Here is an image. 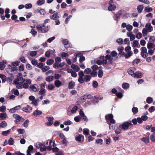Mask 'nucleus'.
Returning <instances> with one entry per match:
<instances>
[{
    "mask_svg": "<svg viewBox=\"0 0 155 155\" xmlns=\"http://www.w3.org/2000/svg\"><path fill=\"white\" fill-rule=\"evenodd\" d=\"M31 84V81L30 79H24L21 83L17 84L16 87L18 89L21 88L22 87L24 88H27L29 87V85Z\"/></svg>",
    "mask_w": 155,
    "mask_h": 155,
    "instance_id": "1",
    "label": "nucleus"
},
{
    "mask_svg": "<svg viewBox=\"0 0 155 155\" xmlns=\"http://www.w3.org/2000/svg\"><path fill=\"white\" fill-rule=\"evenodd\" d=\"M50 27L49 25L45 26L44 24L39 25L36 26L37 28L43 33L48 32L49 30Z\"/></svg>",
    "mask_w": 155,
    "mask_h": 155,
    "instance_id": "2",
    "label": "nucleus"
},
{
    "mask_svg": "<svg viewBox=\"0 0 155 155\" xmlns=\"http://www.w3.org/2000/svg\"><path fill=\"white\" fill-rule=\"evenodd\" d=\"M132 124L130 121L124 122L122 124L119 125V127L122 128L124 130H127L128 129L129 127L132 126Z\"/></svg>",
    "mask_w": 155,
    "mask_h": 155,
    "instance_id": "3",
    "label": "nucleus"
},
{
    "mask_svg": "<svg viewBox=\"0 0 155 155\" xmlns=\"http://www.w3.org/2000/svg\"><path fill=\"white\" fill-rule=\"evenodd\" d=\"M113 116L112 114H109L105 116V118L108 124H110V123L113 124L115 122V120L113 119Z\"/></svg>",
    "mask_w": 155,
    "mask_h": 155,
    "instance_id": "4",
    "label": "nucleus"
},
{
    "mask_svg": "<svg viewBox=\"0 0 155 155\" xmlns=\"http://www.w3.org/2000/svg\"><path fill=\"white\" fill-rule=\"evenodd\" d=\"M141 55V56L144 58H146L148 56L147 49L145 47H142L140 48Z\"/></svg>",
    "mask_w": 155,
    "mask_h": 155,
    "instance_id": "5",
    "label": "nucleus"
},
{
    "mask_svg": "<svg viewBox=\"0 0 155 155\" xmlns=\"http://www.w3.org/2000/svg\"><path fill=\"white\" fill-rule=\"evenodd\" d=\"M24 79L22 77V74L21 73H19L17 76V78L14 80V82L17 85L18 84L21 83L20 81H22Z\"/></svg>",
    "mask_w": 155,
    "mask_h": 155,
    "instance_id": "6",
    "label": "nucleus"
},
{
    "mask_svg": "<svg viewBox=\"0 0 155 155\" xmlns=\"http://www.w3.org/2000/svg\"><path fill=\"white\" fill-rule=\"evenodd\" d=\"M13 117L16 119L15 122L17 124H20L23 121V119L21 117L17 114H13Z\"/></svg>",
    "mask_w": 155,
    "mask_h": 155,
    "instance_id": "7",
    "label": "nucleus"
},
{
    "mask_svg": "<svg viewBox=\"0 0 155 155\" xmlns=\"http://www.w3.org/2000/svg\"><path fill=\"white\" fill-rule=\"evenodd\" d=\"M136 70V68L134 67H130L127 71L128 74L130 75L133 77L134 74V71Z\"/></svg>",
    "mask_w": 155,
    "mask_h": 155,
    "instance_id": "8",
    "label": "nucleus"
},
{
    "mask_svg": "<svg viewBox=\"0 0 155 155\" xmlns=\"http://www.w3.org/2000/svg\"><path fill=\"white\" fill-rule=\"evenodd\" d=\"M21 108V106L20 105H18L10 109H8V110H9L10 112L11 113H13L15 112L17 110L20 109Z\"/></svg>",
    "mask_w": 155,
    "mask_h": 155,
    "instance_id": "9",
    "label": "nucleus"
},
{
    "mask_svg": "<svg viewBox=\"0 0 155 155\" xmlns=\"http://www.w3.org/2000/svg\"><path fill=\"white\" fill-rule=\"evenodd\" d=\"M38 85L36 84L32 85L30 87V88L34 92L38 91Z\"/></svg>",
    "mask_w": 155,
    "mask_h": 155,
    "instance_id": "10",
    "label": "nucleus"
},
{
    "mask_svg": "<svg viewBox=\"0 0 155 155\" xmlns=\"http://www.w3.org/2000/svg\"><path fill=\"white\" fill-rule=\"evenodd\" d=\"M64 64L65 63L64 62L60 64L58 63H55L53 65V67L55 68H57L59 67H62L64 65Z\"/></svg>",
    "mask_w": 155,
    "mask_h": 155,
    "instance_id": "11",
    "label": "nucleus"
},
{
    "mask_svg": "<svg viewBox=\"0 0 155 155\" xmlns=\"http://www.w3.org/2000/svg\"><path fill=\"white\" fill-rule=\"evenodd\" d=\"M142 74L139 71L136 72L133 77L136 78H141L142 77Z\"/></svg>",
    "mask_w": 155,
    "mask_h": 155,
    "instance_id": "12",
    "label": "nucleus"
},
{
    "mask_svg": "<svg viewBox=\"0 0 155 155\" xmlns=\"http://www.w3.org/2000/svg\"><path fill=\"white\" fill-rule=\"evenodd\" d=\"M145 28L149 32H151L153 31V28L150 23H147L145 25Z\"/></svg>",
    "mask_w": 155,
    "mask_h": 155,
    "instance_id": "13",
    "label": "nucleus"
},
{
    "mask_svg": "<svg viewBox=\"0 0 155 155\" xmlns=\"http://www.w3.org/2000/svg\"><path fill=\"white\" fill-rule=\"evenodd\" d=\"M47 118L48 119V122L47 123V124L48 126H51L53 123V120L54 118L53 117H47Z\"/></svg>",
    "mask_w": 155,
    "mask_h": 155,
    "instance_id": "14",
    "label": "nucleus"
},
{
    "mask_svg": "<svg viewBox=\"0 0 155 155\" xmlns=\"http://www.w3.org/2000/svg\"><path fill=\"white\" fill-rule=\"evenodd\" d=\"M55 86L57 88L59 87L62 84V82L58 80H56L54 82Z\"/></svg>",
    "mask_w": 155,
    "mask_h": 155,
    "instance_id": "15",
    "label": "nucleus"
},
{
    "mask_svg": "<svg viewBox=\"0 0 155 155\" xmlns=\"http://www.w3.org/2000/svg\"><path fill=\"white\" fill-rule=\"evenodd\" d=\"M22 110L26 112H30L32 110V108L30 106L28 105L27 106L23 107Z\"/></svg>",
    "mask_w": 155,
    "mask_h": 155,
    "instance_id": "16",
    "label": "nucleus"
},
{
    "mask_svg": "<svg viewBox=\"0 0 155 155\" xmlns=\"http://www.w3.org/2000/svg\"><path fill=\"white\" fill-rule=\"evenodd\" d=\"M55 146V144L54 142L51 140L49 142V146L47 147V149L49 150H51L52 149V147H54Z\"/></svg>",
    "mask_w": 155,
    "mask_h": 155,
    "instance_id": "17",
    "label": "nucleus"
},
{
    "mask_svg": "<svg viewBox=\"0 0 155 155\" xmlns=\"http://www.w3.org/2000/svg\"><path fill=\"white\" fill-rule=\"evenodd\" d=\"M133 54L132 51L126 52L124 57L126 59L128 58L133 55Z\"/></svg>",
    "mask_w": 155,
    "mask_h": 155,
    "instance_id": "18",
    "label": "nucleus"
},
{
    "mask_svg": "<svg viewBox=\"0 0 155 155\" xmlns=\"http://www.w3.org/2000/svg\"><path fill=\"white\" fill-rule=\"evenodd\" d=\"M33 149V146L32 145H30L28 147L26 155H31V153L32 152V151Z\"/></svg>",
    "mask_w": 155,
    "mask_h": 155,
    "instance_id": "19",
    "label": "nucleus"
},
{
    "mask_svg": "<svg viewBox=\"0 0 155 155\" xmlns=\"http://www.w3.org/2000/svg\"><path fill=\"white\" fill-rule=\"evenodd\" d=\"M50 18L52 19L56 20L59 18L58 14L57 13H56L50 16Z\"/></svg>",
    "mask_w": 155,
    "mask_h": 155,
    "instance_id": "20",
    "label": "nucleus"
},
{
    "mask_svg": "<svg viewBox=\"0 0 155 155\" xmlns=\"http://www.w3.org/2000/svg\"><path fill=\"white\" fill-rule=\"evenodd\" d=\"M132 46L133 48H139L140 46L139 45V42L137 41L134 40L133 42Z\"/></svg>",
    "mask_w": 155,
    "mask_h": 155,
    "instance_id": "21",
    "label": "nucleus"
},
{
    "mask_svg": "<svg viewBox=\"0 0 155 155\" xmlns=\"http://www.w3.org/2000/svg\"><path fill=\"white\" fill-rule=\"evenodd\" d=\"M109 4V5L108 7V10L110 11L114 10L116 8V5H112V4Z\"/></svg>",
    "mask_w": 155,
    "mask_h": 155,
    "instance_id": "22",
    "label": "nucleus"
},
{
    "mask_svg": "<svg viewBox=\"0 0 155 155\" xmlns=\"http://www.w3.org/2000/svg\"><path fill=\"white\" fill-rule=\"evenodd\" d=\"M71 68L73 69L74 71H79L80 68L77 65H76L75 64H72L71 66Z\"/></svg>",
    "mask_w": 155,
    "mask_h": 155,
    "instance_id": "23",
    "label": "nucleus"
},
{
    "mask_svg": "<svg viewBox=\"0 0 155 155\" xmlns=\"http://www.w3.org/2000/svg\"><path fill=\"white\" fill-rule=\"evenodd\" d=\"M42 113V111L40 110H35L33 112V115L35 116H37L38 115H40Z\"/></svg>",
    "mask_w": 155,
    "mask_h": 155,
    "instance_id": "24",
    "label": "nucleus"
},
{
    "mask_svg": "<svg viewBox=\"0 0 155 155\" xmlns=\"http://www.w3.org/2000/svg\"><path fill=\"white\" fill-rule=\"evenodd\" d=\"M54 78L53 76H49L46 77L45 80L48 82H51L53 80Z\"/></svg>",
    "mask_w": 155,
    "mask_h": 155,
    "instance_id": "25",
    "label": "nucleus"
},
{
    "mask_svg": "<svg viewBox=\"0 0 155 155\" xmlns=\"http://www.w3.org/2000/svg\"><path fill=\"white\" fill-rule=\"evenodd\" d=\"M47 149V147L45 145V143H42L41 147L40 148V151L43 152L45 151Z\"/></svg>",
    "mask_w": 155,
    "mask_h": 155,
    "instance_id": "26",
    "label": "nucleus"
},
{
    "mask_svg": "<svg viewBox=\"0 0 155 155\" xmlns=\"http://www.w3.org/2000/svg\"><path fill=\"white\" fill-rule=\"evenodd\" d=\"M35 11L39 12L41 15H44L46 14L45 10L43 9H41L40 10H36Z\"/></svg>",
    "mask_w": 155,
    "mask_h": 155,
    "instance_id": "27",
    "label": "nucleus"
},
{
    "mask_svg": "<svg viewBox=\"0 0 155 155\" xmlns=\"http://www.w3.org/2000/svg\"><path fill=\"white\" fill-rule=\"evenodd\" d=\"M74 86V82L72 81H71L69 82L68 84V87L69 89H71L73 88Z\"/></svg>",
    "mask_w": 155,
    "mask_h": 155,
    "instance_id": "28",
    "label": "nucleus"
},
{
    "mask_svg": "<svg viewBox=\"0 0 155 155\" xmlns=\"http://www.w3.org/2000/svg\"><path fill=\"white\" fill-rule=\"evenodd\" d=\"M7 117V115L5 113H0V119L1 118L2 120H5L6 119Z\"/></svg>",
    "mask_w": 155,
    "mask_h": 155,
    "instance_id": "29",
    "label": "nucleus"
},
{
    "mask_svg": "<svg viewBox=\"0 0 155 155\" xmlns=\"http://www.w3.org/2000/svg\"><path fill=\"white\" fill-rule=\"evenodd\" d=\"M141 140L145 143H147L149 142V137H143L141 138Z\"/></svg>",
    "mask_w": 155,
    "mask_h": 155,
    "instance_id": "30",
    "label": "nucleus"
},
{
    "mask_svg": "<svg viewBox=\"0 0 155 155\" xmlns=\"http://www.w3.org/2000/svg\"><path fill=\"white\" fill-rule=\"evenodd\" d=\"M7 125V123L5 120H3L1 123H0V127L4 128Z\"/></svg>",
    "mask_w": 155,
    "mask_h": 155,
    "instance_id": "31",
    "label": "nucleus"
},
{
    "mask_svg": "<svg viewBox=\"0 0 155 155\" xmlns=\"http://www.w3.org/2000/svg\"><path fill=\"white\" fill-rule=\"evenodd\" d=\"M143 6L142 5H140L137 6V10L139 13H141L143 9Z\"/></svg>",
    "mask_w": 155,
    "mask_h": 155,
    "instance_id": "32",
    "label": "nucleus"
},
{
    "mask_svg": "<svg viewBox=\"0 0 155 155\" xmlns=\"http://www.w3.org/2000/svg\"><path fill=\"white\" fill-rule=\"evenodd\" d=\"M15 143V141L12 138H10L8 140V144L9 145H13Z\"/></svg>",
    "mask_w": 155,
    "mask_h": 155,
    "instance_id": "33",
    "label": "nucleus"
},
{
    "mask_svg": "<svg viewBox=\"0 0 155 155\" xmlns=\"http://www.w3.org/2000/svg\"><path fill=\"white\" fill-rule=\"evenodd\" d=\"M46 92V90L45 89H40V90L39 91L38 93L40 95H44Z\"/></svg>",
    "mask_w": 155,
    "mask_h": 155,
    "instance_id": "34",
    "label": "nucleus"
},
{
    "mask_svg": "<svg viewBox=\"0 0 155 155\" xmlns=\"http://www.w3.org/2000/svg\"><path fill=\"white\" fill-rule=\"evenodd\" d=\"M116 42L118 44L121 45L122 44L123 42V39L121 38H118L116 40Z\"/></svg>",
    "mask_w": 155,
    "mask_h": 155,
    "instance_id": "35",
    "label": "nucleus"
},
{
    "mask_svg": "<svg viewBox=\"0 0 155 155\" xmlns=\"http://www.w3.org/2000/svg\"><path fill=\"white\" fill-rule=\"evenodd\" d=\"M103 75V71H102V69H99L98 73V76L99 78H101Z\"/></svg>",
    "mask_w": 155,
    "mask_h": 155,
    "instance_id": "36",
    "label": "nucleus"
},
{
    "mask_svg": "<svg viewBox=\"0 0 155 155\" xmlns=\"http://www.w3.org/2000/svg\"><path fill=\"white\" fill-rule=\"evenodd\" d=\"M132 111L134 114H136L137 113L138 111V109L137 107H133L132 109Z\"/></svg>",
    "mask_w": 155,
    "mask_h": 155,
    "instance_id": "37",
    "label": "nucleus"
},
{
    "mask_svg": "<svg viewBox=\"0 0 155 155\" xmlns=\"http://www.w3.org/2000/svg\"><path fill=\"white\" fill-rule=\"evenodd\" d=\"M11 91L13 93V94L16 95H18L19 93L17 89H13Z\"/></svg>",
    "mask_w": 155,
    "mask_h": 155,
    "instance_id": "38",
    "label": "nucleus"
},
{
    "mask_svg": "<svg viewBox=\"0 0 155 155\" xmlns=\"http://www.w3.org/2000/svg\"><path fill=\"white\" fill-rule=\"evenodd\" d=\"M146 100L147 103L150 104L153 102V99L152 97H148L147 98Z\"/></svg>",
    "mask_w": 155,
    "mask_h": 155,
    "instance_id": "39",
    "label": "nucleus"
},
{
    "mask_svg": "<svg viewBox=\"0 0 155 155\" xmlns=\"http://www.w3.org/2000/svg\"><path fill=\"white\" fill-rule=\"evenodd\" d=\"M91 79V77L90 75H85L84 76V81H85L87 82L89 81Z\"/></svg>",
    "mask_w": 155,
    "mask_h": 155,
    "instance_id": "40",
    "label": "nucleus"
},
{
    "mask_svg": "<svg viewBox=\"0 0 155 155\" xmlns=\"http://www.w3.org/2000/svg\"><path fill=\"white\" fill-rule=\"evenodd\" d=\"M45 1L44 0H39L37 1V3L38 5L40 6L45 3Z\"/></svg>",
    "mask_w": 155,
    "mask_h": 155,
    "instance_id": "41",
    "label": "nucleus"
},
{
    "mask_svg": "<svg viewBox=\"0 0 155 155\" xmlns=\"http://www.w3.org/2000/svg\"><path fill=\"white\" fill-rule=\"evenodd\" d=\"M103 140L101 139H97L96 140L95 143L96 144L101 145L103 143Z\"/></svg>",
    "mask_w": 155,
    "mask_h": 155,
    "instance_id": "42",
    "label": "nucleus"
},
{
    "mask_svg": "<svg viewBox=\"0 0 155 155\" xmlns=\"http://www.w3.org/2000/svg\"><path fill=\"white\" fill-rule=\"evenodd\" d=\"M55 86L52 84H50L48 85V90H52L55 88Z\"/></svg>",
    "mask_w": 155,
    "mask_h": 155,
    "instance_id": "43",
    "label": "nucleus"
},
{
    "mask_svg": "<svg viewBox=\"0 0 155 155\" xmlns=\"http://www.w3.org/2000/svg\"><path fill=\"white\" fill-rule=\"evenodd\" d=\"M82 137H84V136L83 135H79L75 139L76 141L80 142L81 141V138Z\"/></svg>",
    "mask_w": 155,
    "mask_h": 155,
    "instance_id": "44",
    "label": "nucleus"
},
{
    "mask_svg": "<svg viewBox=\"0 0 155 155\" xmlns=\"http://www.w3.org/2000/svg\"><path fill=\"white\" fill-rule=\"evenodd\" d=\"M122 87L124 89H127L129 87V84H128L124 83L122 84Z\"/></svg>",
    "mask_w": 155,
    "mask_h": 155,
    "instance_id": "45",
    "label": "nucleus"
},
{
    "mask_svg": "<svg viewBox=\"0 0 155 155\" xmlns=\"http://www.w3.org/2000/svg\"><path fill=\"white\" fill-rule=\"evenodd\" d=\"M78 108L76 106L74 107L71 110V112L73 114L75 113L77 110Z\"/></svg>",
    "mask_w": 155,
    "mask_h": 155,
    "instance_id": "46",
    "label": "nucleus"
},
{
    "mask_svg": "<svg viewBox=\"0 0 155 155\" xmlns=\"http://www.w3.org/2000/svg\"><path fill=\"white\" fill-rule=\"evenodd\" d=\"M50 69V68L49 66H45L44 67H43L42 68V71L44 72H45L49 70Z\"/></svg>",
    "mask_w": 155,
    "mask_h": 155,
    "instance_id": "47",
    "label": "nucleus"
},
{
    "mask_svg": "<svg viewBox=\"0 0 155 155\" xmlns=\"http://www.w3.org/2000/svg\"><path fill=\"white\" fill-rule=\"evenodd\" d=\"M148 31L147 30L146 28H144L142 30V34L143 36L146 35L147 34Z\"/></svg>",
    "mask_w": 155,
    "mask_h": 155,
    "instance_id": "48",
    "label": "nucleus"
},
{
    "mask_svg": "<svg viewBox=\"0 0 155 155\" xmlns=\"http://www.w3.org/2000/svg\"><path fill=\"white\" fill-rule=\"evenodd\" d=\"M10 132V130H8L6 131H3L2 133V134L4 136L7 135Z\"/></svg>",
    "mask_w": 155,
    "mask_h": 155,
    "instance_id": "49",
    "label": "nucleus"
},
{
    "mask_svg": "<svg viewBox=\"0 0 155 155\" xmlns=\"http://www.w3.org/2000/svg\"><path fill=\"white\" fill-rule=\"evenodd\" d=\"M17 131L19 134H23L25 132V130L24 129L21 128L18 129Z\"/></svg>",
    "mask_w": 155,
    "mask_h": 155,
    "instance_id": "50",
    "label": "nucleus"
},
{
    "mask_svg": "<svg viewBox=\"0 0 155 155\" xmlns=\"http://www.w3.org/2000/svg\"><path fill=\"white\" fill-rule=\"evenodd\" d=\"M133 26L130 25H127L126 28V29L128 31H131L132 29Z\"/></svg>",
    "mask_w": 155,
    "mask_h": 155,
    "instance_id": "51",
    "label": "nucleus"
},
{
    "mask_svg": "<svg viewBox=\"0 0 155 155\" xmlns=\"http://www.w3.org/2000/svg\"><path fill=\"white\" fill-rule=\"evenodd\" d=\"M54 61L53 60L50 59L47 60V64L48 65H50L54 63Z\"/></svg>",
    "mask_w": 155,
    "mask_h": 155,
    "instance_id": "52",
    "label": "nucleus"
},
{
    "mask_svg": "<svg viewBox=\"0 0 155 155\" xmlns=\"http://www.w3.org/2000/svg\"><path fill=\"white\" fill-rule=\"evenodd\" d=\"M72 123V122L69 120H65L64 122V124L67 125H71Z\"/></svg>",
    "mask_w": 155,
    "mask_h": 155,
    "instance_id": "53",
    "label": "nucleus"
},
{
    "mask_svg": "<svg viewBox=\"0 0 155 155\" xmlns=\"http://www.w3.org/2000/svg\"><path fill=\"white\" fill-rule=\"evenodd\" d=\"M83 134L86 135H88L89 134V130L87 129H85L83 130Z\"/></svg>",
    "mask_w": 155,
    "mask_h": 155,
    "instance_id": "54",
    "label": "nucleus"
},
{
    "mask_svg": "<svg viewBox=\"0 0 155 155\" xmlns=\"http://www.w3.org/2000/svg\"><path fill=\"white\" fill-rule=\"evenodd\" d=\"M153 10L152 8L145 7L144 8V10L147 12H151Z\"/></svg>",
    "mask_w": 155,
    "mask_h": 155,
    "instance_id": "55",
    "label": "nucleus"
},
{
    "mask_svg": "<svg viewBox=\"0 0 155 155\" xmlns=\"http://www.w3.org/2000/svg\"><path fill=\"white\" fill-rule=\"evenodd\" d=\"M150 138L153 141H155V134H153L150 136Z\"/></svg>",
    "mask_w": 155,
    "mask_h": 155,
    "instance_id": "56",
    "label": "nucleus"
},
{
    "mask_svg": "<svg viewBox=\"0 0 155 155\" xmlns=\"http://www.w3.org/2000/svg\"><path fill=\"white\" fill-rule=\"evenodd\" d=\"M20 62L19 61H15L14 62H13L12 63V64L13 66H17L19 64Z\"/></svg>",
    "mask_w": 155,
    "mask_h": 155,
    "instance_id": "57",
    "label": "nucleus"
},
{
    "mask_svg": "<svg viewBox=\"0 0 155 155\" xmlns=\"http://www.w3.org/2000/svg\"><path fill=\"white\" fill-rule=\"evenodd\" d=\"M37 54V51H31L30 53V55L32 57L35 56Z\"/></svg>",
    "mask_w": 155,
    "mask_h": 155,
    "instance_id": "58",
    "label": "nucleus"
},
{
    "mask_svg": "<svg viewBox=\"0 0 155 155\" xmlns=\"http://www.w3.org/2000/svg\"><path fill=\"white\" fill-rule=\"evenodd\" d=\"M147 46L148 49L152 48L153 47V44L152 43H148L147 44Z\"/></svg>",
    "mask_w": 155,
    "mask_h": 155,
    "instance_id": "59",
    "label": "nucleus"
},
{
    "mask_svg": "<svg viewBox=\"0 0 155 155\" xmlns=\"http://www.w3.org/2000/svg\"><path fill=\"white\" fill-rule=\"evenodd\" d=\"M140 60L139 59H136L134 60L132 62L133 65H137L138 63L140 62Z\"/></svg>",
    "mask_w": 155,
    "mask_h": 155,
    "instance_id": "60",
    "label": "nucleus"
},
{
    "mask_svg": "<svg viewBox=\"0 0 155 155\" xmlns=\"http://www.w3.org/2000/svg\"><path fill=\"white\" fill-rule=\"evenodd\" d=\"M6 110V107L5 106H2L0 107V111L1 112L5 111Z\"/></svg>",
    "mask_w": 155,
    "mask_h": 155,
    "instance_id": "61",
    "label": "nucleus"
},
{
    "mask_svg": "<svg viewBox=\"0 0 155 155\" xmlns=\"http://www.w3.org/2000/svg\"><path fill=\"white\" fill-rule=\"evenodd\" d=\"M83 77H79L78 81L80 83H83L84 82V79H83Z\"/></svg>",
    "mask_w": 155,
    "mask_h": 155,
    "instance_id": "62",
    "label": "nucleus"
},
{
    "mask_svg": "<svg viewBox=\"0 0 155 155\" xmlns=\"http://www.w3.org/2000/svg\"><path fill=\"white\" fill-rule=\"evenodd\" d=\"M148 110L151 113L155 110V107L154 106H151L149 108Z\"/></svg>",
    "mask_w": 155,
    "mask_h": 155,
    "instance_id": "63",
    "label": "nucleus"
},
{
    "mask_svg": "<svg viewBox=\"0 0 155 155\" xmlns=\"http://www.w3.org/2000/svg\"><path fill=\"white\" fill-rule=\"evenodd\" d=\"M61 77V75L60 74H55L54 75V78L57 80L59 79Z\"/></svg>",
    "mask_w": 155,
    "mask_h": 155,
    "instance_id": "64",
    "label": "nucleus"
}]
</instances>
